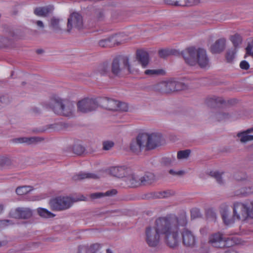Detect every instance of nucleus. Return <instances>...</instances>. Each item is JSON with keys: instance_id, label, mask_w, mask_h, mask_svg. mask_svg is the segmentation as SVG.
<instances>
[{"instance_id": "obj_6", "label": "nucleus", "mask_w": 253, "mask_h": 253, "mask_svg": "<svg viewBox=\"0 0 253 253\" xmlns=\"http://www.w3.org/2000/svg\"><path fill=\"white\" fill-rule=\"evenodd\" d=\"M137 62L135 60L129 61L126 57L121 58L120 59H115L113 60L112 66V71L114 74L118 75L125 70L130 73H136L138 72L136 68Z\"/></svg>"}, {"instance_id": "obj_24", "label": "nucleus", "mask_w": 253, "mask_h": 253, "mask_svg": "<svg viewBox=\"0 0 253 253\" xmlns=\"http://www.w3.org/2000/svg\"><path fill=\"white\" fill-rule=\"evenodd\" d=\"M43 139L39 137H20L15 140V142L19 143H26L27 144H32L42 141Z\"/></svg>"}, {"instance_id": "obj_50", "label": "nucleus", "mask_w": 253, "mask_h": 253, "mask_svg": "<svg viewBox=\"0 0 253 253\" xmlns=\"http://www.w3.org/2000/svg\"><path fill=\"white\" fill-rule=\"evenodd\" d=\"M200 231V233H201V234H202V235H204L206 233V230L204 228L201 229Z\"/></svg>"}, {"instance_id": "obj_3", "label": "nucleus", "mask_w": 253, "mask_h": 253, "mask_svg": "<svg viewBox=\"0 0 253 253\" xmlns=\"http://www.w3.org/2000/svg\"><path fill=\"white\" fill-rule=\"evenodd\" d=\"M161 135L157 133L139 134L130 144V150L135 153L142 150H152L160 145Z\"/></svg>"}, {"instance_id": "obj_21", "label": "nucleus", "mask_w": 253, "mask_h": 253, "mask_svg": "<svg viewBox=\"0 0 253 253\" xmlns=\"http://www.w3.org/2000/svg\"><path fill=\"white\" fill-rule=\"evenodd\" d=\"M137 58L143 68H145L149 63V56L147 52L138 51L137 52Z\"/></svg>"}, {"instance_id": "obj_40", "label": "nucleus", "mask_w": 253, "mask_h": 253, "mask_svg": "<svg viewBox=\"0 0 253 253\" xmlns=\"http://www.w3.org/2000/svg\"><path fill=\"white\" fill-rule=\"evenodd\" d=\"M13 223L12 222L11 220H0V229L5 227L8 225L12 224Z\"/></svg>"}, {"instance_id": "obj_26", "label": "nucleus", "mask_w": 253, "mask_h": 253, "mask_svg": "<svg viewBox=\"0 0 253 253\" xmlns=\"http://www.w3.org/2000/svg\"><path fill=\"white\" fill-rule=\"evenodd\" d=\"M99 176L95 173L80 172L73 177L74 180H79L85 178L97 179Z\"/></svg>"}, {"instance_id": "obj_12", "label": "nucleus", "mask_w": 253, "mask_h": 253, "mask_svg": "<svg viewBox=\"0 0 253 253\" xmlns=\"http://www.w3.org/2000/svg\"><path fill=\"white\" fill-rule=\"evenodd\" d=\"M181 234L182 243L185 246L193 247L196 245V236L191 230L184 228L181 231Z\"/></svg>"}, {"instance_id": "obj_38", "label": "nucleus", "mask_w": 253, "mask_h": 253, "mask_svg": "<svg viewBox=\"0 0 253 253\" xmlns=\"http://www.w3.org/2000/svg\"><path fill=\"white\" fill-rule=\"evenodd\" d=\"M102 145L103 150H109L114 146V143L112 141L106 140L103 142Z\"/></svg>"}, {"instance_id": "obj_1", "label": "nucleus", "mask_w": 253, "mask_h": 253, "mask_svg": "<svg viewBox=\"0 0 253 253\" xmlns=\"http://www.w3.org/2000/svg\"><path fill=\"white\" fill-rule=\"evenodd\" d=\"M187 224L185 216L178 218L175 215H169L159 218L154 225L146 228L145 240L149 246L155 247L159 244L161 236L163 235L167 244L170 248H174L180 240L178 227L185 226Z\"/></svg>"}, {"instance_id": "obj_30", "label": "nucleus", "mask_w": 253, "mask_h": 253, "mask_svg": "<svg viewBox=\"0 0 253 253\" xmlns=\"http://www.w3.org/2000/svg\"><path fill=\"white\" fill-rule=\"evenodd\" d=\"M200 0H177V6H190L196 5Z\"/></svg>"}, {"instance_id": "obj_42", "label": "nucleus", "mask_w": 253, "mask_h": 253, "mask_svg": "<svg viewBox=\"0 0 253 253\" xmlns=\"http://www.w3.org/2000/svg\"><path fill=\"white\" fill-rule=\"evenodd\" d=\"M240 67L242 69L248 70L250 68V65L247 61L243 60L241 62Z\"/></svg>"}, {"instance_id": "obj_46", "label": "nucleus", "mask_w": 253, "mask_h": 253, "mask_svg": "<svg viewBox=\"0 0 253 253\" xmlns=\"http://www.w3.org/2000/svg\"><path fill=\"white\" fill-rule=\"evenodd\" d=\"M200 214L199 211L198 209H193L191 211V217L195 218L198 217Z\"/></svg>"}, {"instance_id": "obj_13", "label": "nucleus", "mask_w": 253, "mask_h": 253, "mask_svg": "<svg viewBox=\"0 0 253 253\" xmlns=\"http://www.w3.org/2000/svg\"><path fill=\"white\" fill-rule=\"evenodd\" d=\"M32 214V210L28 208H18L11 210L9 213L11 217L18 219L29 218Z\"/></svg>"}, {"instance_id": "obj_34", "label": "nucleus", "mask_w": 253, "mask_h": 253, "mask_svg": "<svg viewBox=\"0 0 253 253\" xmlns=\"http://www.w3.org/2000/svg\"><path fill=\"white\" fill-rule=\"evenodd\" d=\"M230 40L235 47L238 46L242 42V37L238 34L234 35L231 37Z\"/></svg>"}, {"instance_id": "obj_48", "label": "nucleus", "mask_w": 253, "mask_h": 253, "mask_svg": "<svg viewBox=\"0 0 253 253\" xmlns=\"http://www.w3.org/2000/svg\"><path fill=\"white\" fill-rule=\"evenodd\" d=\"M35 23L37 25V26L41 29H43L44 27V25L42 21L41 20H38L35 21Z\"/></svg>"}, {"instance_id": "obj_47", "label": "nucleus", "mask_w": 253, "mask_h": 253, "mask_svg": "<svg viewBox=\"0 0 253 253\" xmlns=\"http://www.w3.org/2000/svg\"><path fill=\"white\" fill-rule=\"evenodd\" d=\"M164 1L168 4L177 6V0H164Z\"/></svg>"}, {"instance_id": "obj_56", "label": "nucleus", "mask_w": 253, "mask_h": 253, "mask_svg": "<svg viewBox=\"0 0 253 253\" xmlns=\"http://www.w3.org/2000/svg\"><path fill=\"white\" fill-rule=\"evenodd\" d=\"M211 99H212V100H214V101L216 102L217 101V99L216 98H211Z\"/></svg>"}, {"instance_id": "obj_23", "label": "nucleus", "mask_w": 253, "mask_h": 253, "mask_svg": "<svg viewBox=\"0 0 253 253\" xmlns=\"http://www.w3.org/2000/svg\"><path fill=\"white\" fill-rule=\"evenodd\" d=\"M237 137L238 140L243 144L247 143L248 142L253 141V135H251L247 131L244 130L237 133Z\"/></svg>"}, {"instance_id": "obj_7", "label": "nucleus", "mask_w": 253, "mask_h": 253, "mask_svg": "<svg viewBox=\"0 0 253 253\" xmlns=\"http://www.w3.org/2000/svg\"><path fill=\"white\" fill-rule=\"evenodd\" d=\"M85 197L82 196L79 199H73L68 196H57L51 199L49 204L51 209L55 211H61L69 209L73 204L78 201H84Z\"/></svg>"}, {"instance_id": "obj_10", "label": "nucleus", "mask_w": 253, "mask_h": 253, "mask_svg": "<svg viewBox=\"0 0 253 253\" xmlns=\"http://www.w3.org/2000/svg\"><path fill=\"white\" fill-rule=\"evenodd\" d=\"M102 103L104 108L110 111L126 112L128 109V105L126 103L113 99L105 98Z\"/></svg>"}, {"instance_id": "obj_29", "label": "nucleus", "mask_w": 253, "mask_h": 253, "mask_svg": "<svg viewBox=\"0 0 253 253\" xmlns=\"http://www.w3.org/2000/svg\"><path fill=\"white\" fill-rule=\"evenodd\" d=\"M253 193V185L252 186H248L243 187L239 191H237L235 195L237 196H246Z\"/></svg>"}, {"instance_id": "obj_2", "label": "nucleus", "mask_w": 253, "mask_h": 253, "mask_svg": "<svg viewBox=\"0 0 253 253\" xmlns=\"http://www.w3.org/2000/svg\"><path fill=\"white\" fill-rule=\"evenodd\" d=\"M220 213L224 223L227 225L233 224L236 219L245 221L248 218H253V201L244 202H235L233 204V215L231 216L227 205H223Z\"/></svg>"}, {"instance_id": "obj_28", "label": "nucleus", "mask_w": 253, "mask_h": 253, "mask_svg": "<svg viewBox=\"0 0 253 253\" xmlns=\"http://www.w3.org/2000/svg\"><path fill=\"white\" fill-rule=\"evenodd\" d=\"M37 211L38 214L42 218H49L54 217L55 216L54 213L44 208H39L37 209Z\"/></svg>"}, {"instance_id": "obj_8", "label": "nucleus", "mask_w": 253, "mask_h": 253, "mask_svg": "<svg viewBox=\"0 0 253 253\" xmlns=\"http://www.w3.org/2000/svg\"><path fill=\"white\" fill-rule=\"evenodd\" d=\"M184 88V84L182 83L173 79L161 81L154 85L155 90L166 93L180 90Z\"/></svg>"}, {"instance_id": "obj_43", "label": "nucleus", "mask_w": 253, "mask_h": 253, "mask_svg": "<svg viewBox=\"0 0 253 253\" xmlns=\"http://www.w3.org/2000/svg\"><path fill=\"white\" fill-rule=\"evenodd\" d=\"M228 117V114L226 113H221L217 115V118L219 120H222L227 118Z\"/></svg>"}, {"instance_id": "obj_27", "label": "nucleus", "mask_w": 253, "mask_h": 253, "mask_svg": "<svg viewBox=\"0 0 253 253\" xmlns=\"http://www.w3.org/2000/svg\"><path fill=\"white\" fill-rule=\"evenodd\" d=\"M117 194V190L112 189L106 192L105 193L98 192L90 194V197L92 199L100 198L104 196H109L114 195Z\"/></svg>"}, {"instance_id": "obj_32", "label": "nucleus", "mask_w": 253, "mask_h": 253, "mask_svg": "<svg viewBox=\"0 0 253 253\" xmlns=\"http://www.w3.org/2000/svg\"><path fill=\"white\" fill-rule=\"evenodd\" d=\"M164 71L159 69H148L144 71V74L150 77H154L164 73Z\"/></svg>"}, {"instance_id": "obj_14", "label": "nucleus", "mask_w": 253, "mask_h": 253, "mask_svg": "<svg viewBox=\"0 0 253 253\" xmlns=\"http://www.w3.org/2000/svg\"><path fill=\"white\" fill-rule=\"evenodd\" d=\"M225 238L220 232L211 234L208 238V243L214 248H221L225 246Z\"/></svg>"}, {"instance_id": "obj_54", "label": "nucleus", "mask_w": 253, "mask_h": 253, "mask_svg": "<svg viewBox=\"0 0 253 253\" xmlns=\"http://www.w3.org/2000/svg\"><path fill=\"white\" fill-rule=\"evenodd\" d=\"M96 15L98 18H100L101 17V15H103V12L102 11H99L98 13H96Z\"/></svg>"}, {"instance_id": "obj_45", "label": "nucleus", "mask_w": 253, "mask_h": 253, "mask_svg": "<svg viewBox=\"0 0 253 253\" xmlns=\"http://www.w3.org/2000/svg\"><path fill=\"white\" fill-rule=\"evenodd\" d=\"M247 53H251L253 51V40L249 44L246 48Z\"/></svg>"}, {"instance_id": "obj_51", "label": "nucleus", "mask_w": 253, "mask_h": 253, "mask_svg": "<svg viewBox=\"0 0 253 253\" xmlns=\"http://www.w3.org/2000/svg\"><path fill=\"white\" fill-rule=\"evenodd\" d=\"M247 132H248L249 133L253 132V127L249 128L247 129H246Z\"/></svg>"}, {"instance_id": "obj_19", "label": "nucleus", "mask_w": 253, "mask_h": 253, "mask_svg": "<svg viewBox=\"0 0 253 253\" xmlns=\"http://www.w3.org/2000/svg\"><path fill=\"white\" fill-rule=\"evenodd\" d=\"M54 10V7L52 5H49L44 7H38L35 10L36 15L42 17H46L49 14L52 13Z\"/></svg>"}, {"instance_id": "obj_37", "label": "nucleus", "mask_w": 253, "mask_h": 253, "mask_svg": "<svg viewBox=\"0 0 253 253\" xmlns=\"http://www.w3.org/2000/svg\"><path fill=\"white\" fill-rule=\"evenodd\" d=\"M84 148L79 144L75 145L73 147L74 153L77 155L82 154L84 152Z\"/></svg>"}, {"instance_id": "obj_36", "label": "nucleus", "mask_w": 253, "mask_h": 253, "mask_svg": "<svg viewBox=\"0 0 253 253\" xmlns=\"http://www.w3.org/2000/svg\"><path fill=\"white\" fill-rule=\"evenodd\" d=\"M224 173L222 172H219L218 171H214L212 173V176L215 177L216 179L217 182L220 184H221L223 183V175H224Z\"/></svg>"}, {"instance_id": "obj_17", "label": "nucleus", "mask_w": 253, "mask_h": 253, "mask_svg": "<svg viewBox=\"0 0 253 253\" xmlns=\"http://www.w3.org/2000/svg\"><path fill=\"white\" fill-rule=\"evenodd\" d=\"M109 69L107 65H101L93 70L90 74V77L93 79L98 80L99 77L106 75Z\"/></svg>"}, {"instance_id": "obj_4", "label": "nucleus", "mask_w": 253, "mask_h": 253, "mask_svg": "<svg viewBox=\"0 0 253 253\" xmlns=\"http://www.w3.org/2000/svg\"><path fill=\"white\" fill-rule=\"evenodd\" d=\"M181 55L185 63L190 66L198 65L202 68L210 67V60L204 48L190 46L183 50Z\"/></svg>"}, {"instance_id": "obj_9", "label": "nucleus", "mask_w": 253, "mask_h": 253, "mask_svg": "<svg viewBox=\"0 0 253 253\" xmlns=\"http://www.w3.org/2000/svg\"><path fill=\"white\" fill-rule=\"evenodd\" d=\"M85 28L83 17L77 12L71 13L67 20V31L71 33L72 31H81Z\"/></svg>"}, {"instance_id": "obj_49", "label": "nucleus", "mask_w": 253, "mask_h": 253, "mask_svg": "<svg viewBox=\"0 0 253 253\" xmlns=\"http://www.w3.org/2000/svg\"><path fill=\"white\" fill-rule=\"evenodd\" d=\"M77 253H87V248L85 247L80 248Z\"/></svg>"}, {"instance_id": "obj_44", "label": "nucleus", "mask_w": 253, "mask_h": 253, "mask_svg": "<svg viewBox=\"0 0 253 253\" xmlns=\"http://www.w3.org/2000/svg\"><path fill=\"white\" fill-rule=\"evenodd\" d=\"M169 173L173 175H182L184 173V171L183 170L174 171L173 170H170Z\"/></svg>"}, {"instance_id": "obj_22", "label": "nucleus", "mask_w": 253, "mask_h": 253, "mask_svg": "<svg viewBox=\"0 0 253 253\" xmlns=\"http://www.w3.org/2000/svg\"><path fill=\"white\" fill-rule=\"evenodd\" d=\"M62 19L56 17H52L49 22V27L53 31L55 32H58L62 30V27L61 25V22Z\"/></svg>"}, {"instance_id": "obj_53", "label": "nucleus", "mask_w": 253, "mask_h": 253, "mask_svg": "<svg viewBox=\"0 0 253 253\" xmlns=\"http://www.w3.org/2000/svg\"><path fill=\"white\" fill-rule=\"evenodd\" d=\"M45 198V196H38L36 200H40L44 199Z\"/></svg>"}, {"instance_id": "obj_41", "label": "nucleus", "mask_w": 253, "mask_h": 253, "mask_svg": "<svg viewBox=\"0 0 253 253\" xmlns=\"http://www.w3.org/2000/svg\"><path fill=\"white\" fill-rule=\"evenodd\" d=\"M169 51L167 49H161L159 51V55L161 57L165 58L169 55Z\"/></svg>"}, {"instance_id": "obj_55", "label": "nucleus", "mask_w": 253, "mask_h": 253, "mask_svg": "<svg viewBox=\"0 0 253 253\" xmlns=\"http://www.w3.org/2000/svg\"><path fill=\"white\" fill-rule=\"evenodd\" d=\"M3 210V206L2 205L0 204V213H1Z\"/></svg>"}, {"instance_id": "obj_15", "label": "nucleus", "mask_w": 253, "mask_h": 253, "mask_svg": "<svg viewBox=\"0 0 253 253\" xmlns=\"http://www.w3.org/2000/svg\"><path fill=\"white\" fill-rule=\"evenodd\" d=\"M131 169L126 166L113 167L110 168V172L112 175L124 178V180L129 172Z\"/></svg>"}, {"instance_id": "obj_11", "label": "nucleus", "mask_w": 253, "mask_h": 253, "mask_svg": "<svg viewBox=\"0 0 253 253\" xmlns=\"http://www.w3.org/2000/svg\"><path fill=\"white\" fill-rule=\"evenodd\" d=\"M98 107L95 99L84 98L77 103L78 111L82 113H87L95 110Z\"/></svg>"}, {"instance_id": "obj_35", "label": "nucleus", "mask_w": 253, "mask_h": 253, "mask_svg": "<svg viewBox=\"0 0 253 253\" xmlns=\"http://www.w3.org/2000/svg\"><path fill=\"white\" fill-rule=\"evenodd\" d=\"M101 248V246L99 244H94L89 248H87V253H97Z\"/></svg>"}, {"instance_id": "obj_33", "label": "nucleus", "mask_w": 253, "mask_h": 253, "mask_svg": "<svg viewBox=\"0 0 253 253\" xmlns=\"http://www.w3.org/2000/svg\"><path fill=\"white\" fill-rule=\"evenodd\" d=\"M190 153V151L189 150L180 151L178 152L177 154V159L179 160L186 159L189 157Z\"/></svg>"}, {"instance_id": "obj_20", "label": "nucleus", "mask_w": 253, "mask_h": 253, "mask_svg": "<svg viewBox=\"0 0 253 253\" xmlns=\"http://www.w3.org/2000/svg\"><path fill=\"white\" fill-rule=\"evenodd\" d=\"M225 45V40L221 39L216 41L211 47V51L212 53H218L222 51Z\"/></svg>"}, {"instance_id": "obj_57", "label": "nucleus", "mask_w": 253, "mask_h": 253, "mask_svg": "<svg viewBox=\"0 0 253 253\" xmlns=\"http://www.w3.org/2000/svg\"><path fill=\"white\" fill-rule=\"evenodd\" d=\"M2 246V244L0 243V246Z\"/></svg>"}, {"instance_id": "obj_31", "label": "nucleus", "mask_w": 253, "mask_h": 253, "mask_svg": "<svg viewBox=\"0 0 253 253\" xmlns=\"http://www.w3.org/2000/svg\"><path fill=\"white\" fill-rule=\"evenodd\" d=\"M32 190L30 186H23L18 187L16 190V193L19 195H23Z\"/></svg>"}, {"instance_id": "obj_5", "label": "nucleus", "mask_w": 253, "mask_h": 253, "mask_svg": "<svg viewBox=\"0 0 253 253\" xmlns=\"http://www.w3.org/2000/svg\"><path fill=\"white\" fill-rule=\"evenodd\" d=\"M43 107L46 109H51L56 114L65 117L73 116L75 111L73 101L60 97H54L50 102L45 103Z\"/></svg>"}, {"instance_id": "obj_16", "label": "nucleus", "mask_w": 253, "mask_h": 253, "mask_svg": "<svg viewBox=\"0 0 253 253\" xmlns=\"http://www.w3.org/2000/svg\"><path fill=\"white\" fill-rule=\"evenodd\" d=\"M140 176L134 174L130 169L129 172L124 179L126 185L128 187H134L140 185Z\"/></svg>"}, {"instance_id": "obj_39", "label": "nucleus", "mask_w": 253, "mask_h": 253, "mask_svg": "<svg viewBox=\"0 0 253 253\" xmlns=\"http://www.w3.org/2000/svg\"><path fill=\"white\" fill-rule=\"evenodd\" d=\"M236 52V49L229 50L228 51L226 54V59L228 62H231L233 60L235 57Z\"/></svg>"}, {"instance_id": "obj_25", "label": "nucleus", "mask_w": 253, "mask_h": 253, "mask_svg": "<svg viewBox=\"0 0 253 253\" xmlns=\"http://www.w3.org/2000/svg\"><path fill=\"white\" fill-rule=\"evenodd\" d=\"M140 185H148L152 183L155 180L154 174L151 172H147L140 176Z\"/></svg>"}, {"instance_id": "obj_18", "label": "nucleus", "mask_w": 253, "mask_h": 253, "mask_svg": "<svg viewBox=\"0 0 253 253\" xmlns=\"http://www.w3.org/2000/svg\"><path fill=\"white\" fill-rule=\"evenodd\" d=\"M118 36H113L100 41L99 44L100 46L103 47H112L120 44V42L118 41Z\"/></svg>"}, {"instance_id": "obj_52", "label": "nucleus", "mask_w": 253, "mask_h": 253, "mask_svg": "<svg viewBox=\"0 0 253 253\" xmlns=\"http://www.w3.org/2000/svg\"><path fill=\"white\" fill-rule=\"evenodd\" d=\"M225 253H238L235 251L228 250L226 252H225Z\"/></svg>"}]
</instances>
